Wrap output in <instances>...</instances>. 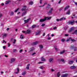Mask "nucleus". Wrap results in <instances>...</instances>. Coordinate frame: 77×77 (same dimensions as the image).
Instances as JSON below:
<instances>
[{"mask_svg":"<svg viewBox=\"0 0 77 77\" xmlns=\"http://www.w3.org/2000/svg\"><path fill=\"white\" fill-rule=\"evenodd\" d=\"M62 9H63V8H61L59 10V11H61V10H62Z\"/></svg>","mask_w":77,"mask_h":77,"instance_id":"59","label":"nucleus"},{"mask_svg":"<svg viewBox=\"0 0 77 77\" xmlns=\"http://www.w3.org/2000/svg\"><path fill=\"white\" fill-rule=\"evenodd\" d=\"M23 49H21L19 51L20 53H22V51H23Z\"/></svg>","mask_w":77,"mask_h":77,"instance_id":"44","label":"nucleus"},{"mask_svg":"<svg viewBox=\"0 0 77 77\" xmlns=\"http://www.w3.org/2000/svg\"><path fill=\"white\" fill-rule=\"evenodd\" d=\"M74 34L77 35V29L75 30L74 32L72 33V35H74Z\"/></svg>","mask_w":77,"mask_h":77,"instance_id":"14","label":"nucleus"},{"mask_svg":"<svg viewBox=\"0 0 77 77\" xmlns=\"http://www.w3.org/2000/svg\"><path fill=\"white\" fill-rule=\"evenodd\" d=\"M18 72H15V74H18Z\"/></svg>","mask_w":77,"mask_h":77,"instance_id":"64","label":"nucleus"},{"mask_svg":"<svg viewBox=\"0 0 77 77\" xmlns=\"http://www.w3.org/2000/svg\"><path fill=\"white\" fill-rule=\"evenodd\" d=\"M77 48H75L74 49V51H77Z\"/></svg>","mask_w":77,"mask_h":77,"instance_id":"49","label":"nucleus"},{"mask_svg":"<svg viewBox=\"0 0 77 77\" xmlns=\"http://www.w3.org/2000/svg\"><path fill=\"white\" fill-rule=\"evenodd\" d=\"M41 60L43 62H44V61H45V59L43 57H42L41 58Z\"/></svg>","mask_w":77,"mask_h":77,"instance_id":"19","label":"nucleus"},{"mask_svg":"<svg viewBox=\"0 0 77 77\" xmlns=\"http://www.w3.org/2000/svg\"><path fill=\"white\" fill-rule=\"evenodd\" d=\"M40 32L41 31H39L38 32H36L35 35H39V33H40Z\"/></svg>","mask_w":77,"mask_h":77,"instance_id":"22","label":"nucleus"},{"mask_svg":"<svg viewBox=\"0 0 77 77\" xmlns=\"http://www.w3.org/2000/svg\"><path fill=\"white\" fill-rule=\"evenodd\" d=\"M48 40H50L51 39V38L50 37H48Z\"/></svg>","mask_w":77,"mask_h":77,"instance_id":"55","label":"nucleus"},{"mask_svg":"<svg viewBox=\"0 0 77 77\" xmlns=\"http://www.w3.org/2000/svg\"><path fill=\"white\" fill-rule=\"evenodd\" d=\"M42 72V73H44V72H45V71L44 70H43Z\"/></svg>","mask_w":77,"mask_h":77,"instance_id":"63","label":"nucleus"},{"mask_svg":"<svg viewBox=\"0 0 77 77\" xmlns=\"http://www.w3.org/2000/svg\"><path fill=\"white\" fill-rule=\"evenodd\" d=\"M42 0H40V3L41 4V3H42Z\"/></svg>","mask_w":77,"mask_h":77,"instance_id":"47","label":"nucleus"},{"mask_svg":"<svg viewBox=\"0 0 77 77\" xmlns=\"http://www.w3.org/2000/svg\"><path fill=\"white\" fill-rule=\"evenodd\" d=\"M17 72H19L20 71L19 70V68H17Z\"/></svg>","mask_w":77,"mask_h":77,"instance_id":"56","label":"nucleus"},{"mask_svg":"<svg viewBox=\"0 0 77 77\" xmlns=\"http://www.w3.org/2000/svg\"><path fill=\"white\" fill-rule=\"evenodd\" d=\"M73 63V61H71L69 62V64H72Z\"/></svg>","mask_w":77,"mask_h":77,"instance_id":"35","label":"nucleus"},{"mask_svg":"<svg viewBox=\"0 0 77 77\" xmlns=\"http://www.w3.org/2000/svg\"><path fill=\"white\" fill-rule=\"evenodd\" d=\"M7 36V34H5L4 35V36Z\"/></svg>","mask_w":77,"mask_h":77,"instance_id":"54","label":"nucleus"},{"mask_svg":"<svg viewBox=\"0 0 77 77\" xmlns=\"http://www.w3.org/2000/svg\"><path fill=\"white\" fill-rule=\"evenodd\" d=\"M61 2H62V0H60L59 2H58V4H60V3H61Z\"/></svg>","mask_w":77,"mask_h":77,"instance_id":"48","label":"nucleus"},{"mask_svg":"<svg viewBox=\"0 0 77 77\" xmlns=\"http://www.w3.org/2000/svg\"><path fill=\"white\" fill-rule=\"evenodd\" d=\"M61 62H62L63 63H65V60H64L63 59H61Z\"/></svg>","mask_w":77,"mask_h":77,"instance_id":"38","label":"nucleus"},{"mask_svg":"<svg viewBox=\"0 0 77 77\" xmlns=\"http://www.w3.org/2000/svg\"><path fill=\"white\" fill-rule=\"evenodd\" d=\"M38 63V64H40L41 63H44V62H39Z\"/></svg>","mask_w":77,"mask_h":77,"instance_id":"43","label":"nucleus"},{"mask_svg":"<svg viewBox=\"0 0 77 77\" xmlns=\"http://www.w3.org/2000/svg\"><path fill=\"white\" fill-rule=\"evenodd\" d=\"M76 67L75 66H72L70 67V68L71 69H74V68H75Z\"/></svg>","mask_w":77,"mask_h":77,"instance_id":"24","label":"nucleus"},{"mask_svg":"<svg viewBox=\"0 0 77 77\" xmlns=\"http://www.w3.org/2000/svg\"><path fill=\"white\" fill-rule=\"evenodd\" d=\"M16 42V40L15 39H14V40L13 43L14 44H15V42Z\"/></svg>","mask_w":77,"mask_h":77,"instance_id":"41","label":"nucleus"},{"mask_svg":"<svg viewBox=\"0 0 77 77\" xmlns=\"http://www.w3.org/2000/svg\"><path fill=\"white\" fill-rule=\"evenodd\" d=\"M26 74V72L24 71L22 72V74L23 75H25Z\"/></svg>","mask_w":77,"mask_h":77,"instance_id":"21","label":"nucleus"},{"mask_svg":"<svg viewBox=\"0 0 77 77\" xmlns=\"http://www.w3.org/2000/svg\"><path fill=\"white\" fill-rule=\"evenodd\" d=\"M68 74H63L62 76L61 77H66L68 76Z\"/></svg>","mask_w":77,"mask_h":77,"instance_id":"10","label":"nucleus"},{"mask_svg":"<svg viewBox=\"0 0 77 77\" xmlns=\"http://www.w3.org/2000/svg\"><path fill=\"white\" fill-rule=\"evenodd\" d=\"M8 47H10V46H11V44L9 43H8Z\"/></svg>","mask_w":77,"mask_h":77,"instance_id":"46","label":"nucleus"},{"mask_svg":"<svg viewBox=\"0 0 77 77\" xmlns=\"http://www.w3.org/2000/svg\"><path fill=\"white\" fill-rule=\"evenodd\" d=\"M31 33V30L30 29H28L27 30V32L25 33V34H30Z\"/></svg>","mask_w":77,"mask_h":77,"instance_id":"5","label":"nucleus"},{"mask_svg":"<svg viewBox=\"0 0 77 77\" xmlns=\"http://www.w3.org/2000/svg\"><path fill=\"white\" fill-rule=\"evenodd\" d=\"M45 18H46V20H50V19H51V17H45Z\"/></svg>","mask_w":77,"mask_h":77,"instance_id":"15","label":"nucleus"},{"mask_svg":"<svg viewBox=\"0 0 77 77\" xmlns=\"http://www.w3.org/2000/svg\"><path fill=\"white\" fill-rule=\"evenodd\" d=\"M45 67H44V66H40L39 68H40V69H44V68H45Z\"/></svg>","mask_w":77,"mask_h":77,"instance_id":"31","label":"nucleus"},{"mask_svg":"<svg viewBox=\"0 0 77 77\" xmlns=\"http://www.w3.org/2000/svg\"><path fill=\"white\" fill-rule=\"evenodd\" d=\"M34 50H35V48L34 47L31 48L29 49V52H32V51H34Z\"/></svg>","mask_w":77,"mask_h":77,"instance_id":"7","label":"nucleus"},{"mask_svg":"<svg viewBox=\"0 0 77 77\" xmlns=\"http://www.w3.org/2000/svg\"><path fill=\"white\" fill-rule=\"evenodd\" d=\"M71 40L72 42H75V40L74 39H71V38H69L67 39L66 40V42H68V41H69Z\"/></svg>","mask_w":77,"mask_h":77,"instance_id":"3","label":"nucleus"},{"mask_svg":"<svg viewBox=\"0 0 77 77\" xmlns=\"http://www.w3.org/2000/svg\"><path fill=\"white\" fill-rule=\"evenodd\" d=\"M19 9V8H17V9L15 11V12H17L18 11V10Z\"/></svg>","mask_w":77,"mask_h":77,"instance_id":"42","label":"nucleus"},{"mask_svg":"<svg viewBox=\"0 0 77 77\" xmlns=\"http://www.w3.org/2000/svg\"><path fill=\"white\" fill-rule=\"evenodd\" d=\"M74 29V27H72L69 30V32H71V31H72Z\"/></svg>","mask_w":77,"mask_h":77,"instance_id":"23","label":"nucleus"},{"mask_svg":"<svg viewBox=\"0 0 77 77\" xmlns=\"http://www.w3.org/2000/svg\"><path fill=\"white\" fill-rule=\"evenodd\" d=\"M65 50H63L62 51L60 52V54H63L64 53H65Z\"/></svg>","mask_w":77,"mask_h":77,"instance_id":"33","label":"nucleus"},{"mask_svg":"<svg viewBox=\"0 0 77 77\" xmlns=\"http://www.w3.org/2000/svg\"><path fill=\"white\" fill-rule=\"evenodd\" d=\"M70 14V10H68V11L66 12V15H69Z\"/></svg>","mask_w":77,"mask_h":77,"instance_id":"11","label":"nucleus"},{"mask_svg":"<svg viewBox=\"0 0 77 77\" xmlns=\"http://www.w3.org/2000/svg\"><path fill=\"white\" fill-rule=\"evenodd\" d=\"M17 51V49H14L13 50V52H15V51Z\"/></svg>","mask_w":77,"mask_h":77,"instance_id":"51","label":"nucleus"},{"mask_svg":"<svg viewBox=\"0 0 77 77\" xmlns=\"http://www.w3.org/2000/svg\"><path fill=\"white\" fill-rule=\"evenodd\" d=\"M5 57H8V56H7V55H5Z\"/></svg>","mask_w":77,"mask_h":77,"instance_id":"57","label":"nucleus"},{"mask_svg":"<svg viewBox=\"0 0 77 77\" xmlns=\"http://www.w3.org/2000/svg\"><path fill=\"white\" fill-rule=\"evenodd\" d=\"M30 20V18H29V19H28L26 20H24V22L25 23H28V22H29V20Z\"/></svg>","mask_w":77,"mask_h":77,"instance_id":"13","label":"nucleus"},{"mask_svg":"<svg viewBox=\"0 0 77 77\" xmlns=\"http://www.w3.org/2000/svg\"><path fill=\"white\" fill-rule=\"evenodd\" d=\"M15 58H12L11 59V61H10V63H13V62H15Z\"/></svg>","mask_w":77,"mask_h":77,"instance_id":"6","label":"nucleus"},{"mask_svg":"<svg viewBox=\"0 0 77 77\" xmlns=\"http://www.w3.org/2000/svg\"><path fill=\"white\" fill-rule=\"evenodd\" d=\"M60 74V72H58L57 74V77H59Z\"/></svg>","mask_w":77,"mask_h":77,"instance_id":"27","label":"nucleus"},{"mask_svg":"<svg viewBox=\"0 0 77 77\" xmlns=\"http://www.w3.org/2000/svg\"><path fill=\"white\" fill-rule=\"evenodd\" d=\"M51 71L53 72L54 71V69H51Z\"/></svg>","mask_w":77,"mask_h":77,"instance_id":"61","label":"nucleus"},{"mask_svg":"<svg viewBox=\"0 0 77 77\" xmlns=\"http://www.w3.org/2000/svg\"><path fill=\"white\" fill-rule=\"evenodd\" d=\"M20 38H21V39H24V36L23 35H21Z\"/></svg>","mask_w":77,"mask_h":77,"instance_id":"28","label":"nucleus"},{"mask_svg":"<svg viewBox=\"0 0 77 77\" xmlns=\"http://www.w3.org/2000/svg\"><path fill=\"white\" fill-rule=\"evenodd\" d=\"M3 49H5L6 48V46H3Z\"/></svg>","mask_w":77,"mask_h":77,"instance_id":"50","label":"nucleus"},{"mask_svg":"<svg viewBox=\"0 0 77 77\" xmlns=\"http://www.w3.org/2000/svg\"><path fill=\"white\" fill-rule=\"evenodd\" d=\"M53 8H51L50 10L48 12V15L51 14L52 13V11H53Z\"/></svg>","mask_w":77,"mask_h":77,"instance_id":"4","label":"nucleus"},{"mask_svg":"<svg viewBox=\"0 0 77 77\" xmlns=\"http://www.w3.org/2000/svg\"><path fill=\"white\" fill-rule=\"evenodd\" d=\"M57 29V27H56V26L54 27L53 28V29H54V30H55V29Z\"/></svg>","mask_w":77,"mask_h":77,"instance_id":"53","label":"nucleus"},{"mask_svg":"<svg viewBox=\"0 0 77 77\" xmlns=\"http://www.w3.org/2000/svg\"><path fill=\"white\" fill-rule=\"evenodd\" d=\"M36 25H33L32 26V29H33L35 27H36Z\"/></svg>","mask_w":77,"mask_h":77,"instance_id":"29","label":"nucleus"},{"mask_svg":"<svg viewBox=\"0 0 77 77\" xmlns=\"http://www.w3.org/2000/svg\"><path fill=\"white\" fill-rule=\"evenodd\" d=\"M53 60H54L53 58H50L49 60V61L50 62H52Z\"/></svg>","mask_w":77,"mask_h":77,"instance_id":"16","label":"nucleus"},{"mask_svg":"<svg viewBox=\"0 0 77 77\" xmlns=\"http://www.w3.org/2000/svg\"><path fill=\"white\" fill-rule=\"evenodd\" d=\"M29 66H30V64H28L27 67H26V68L27 69H29Z\"/></svg>","mask_w":77,"mask_h":77,"instance_id":"30","label":"nucleus"},{"mask_svg":"<svg viewBox=\"0 0 77 77\" xmlns=\"http://www.w3.org/2000/svg\"><path fill=\"white\" fill-rule=\"evenodd\" d=\"M38 42H39L36 41L32 43V44L33 45H36V44H37L38 43Z\"/></svg>","mask_w":77,"mask_h":77,"instance_id":"12","label":"nucleus"},{"mask_svg":"<svg viewBox=\"0 0 77 77\" xmlns=\"http://www.w3.org/2000/svg\"><path fill=\"white\" fill-rule=\"evenodd\" d=\"M54 48L56 51H57V50H58V48H57V46H55L54 47Z\"/></svg>","mask_w":77,"mask_h":77,"instance_id":"34","label":"nucleus"},{"mask_svg":"<svg viewBox=\"0 0 77 77\" xmlns=\"http://www.w3.org/2000/svg\"><path fill=\"white\" fill-rule=\"evenodd\" d=\"M39 47H40V48L41 49L42 48H43V46H42V45H39Z\"/></svg>","mask_w":77,"mask_h":77,"instance_id":"36","label":"nucleus"},{"mask_svg":"<svg viewBox=\"0 0 77 77\" xmlns=\"http://www.w3.org/2000/svg\"><path fill=\"white\" fill-rule=\"evenodd\" d=\"M74 48V46L73 45H71L70 47V48L71 49H72V48Z\"/></svg>","mask_w":77,"mask_h":77,"instance_id":"18","label":"nucleus"},{"mask_svg":"<svg viewBox=\"0 0 77 77\" xmlns=\"http://www.w3.org/2000/svg\"><path fill=\"white\" fill-rule=\"evenodd\" d=\"M45 32L43 33V36H45Z\"/></svg>","mask_w":77,"mask_h":77,"instance_id":"60","label":"nucleus"},{"mask_svg":"<svg viewBox=\"0 0 77 77\" xmlns=\"http://www.w3.org/2000/svg\"><path fill=\"white\" fill-rule=\"evenodd\" d=\"M65 36H68V34H65Z\"/></svg>","mask_w":77,"mask_h":77,"instance_id":"62","label":"nucleus"},{"mask_svg":"<svg viewBox=\"0 0 77 77\" xmlns=\"http://www.w3.org/2000/svg\"><path fill=\"white\" fill-rule=\"evenodd\" d=\"M11 2V1H10V0L7 1H6V2H5V4L6 5L9 4V2Z\"/></svg>","mask_w":77,"mask_h":77,"instance_id":"25","label":"nucleus"},{"mask_svg":"<svg viewBox=\"0 0 77 77\" xmlns=\"http://www.w3.org/2000/svg\"><path fill=\"white\" fill-rule=\"evenodd\" d=\"M74 22V20H70L68 22V24H71V25H73Z\"/></svg>","mask_w":77,"mask_h":77,"instance_id":"2","label":"nucleus"},{"mask_svg":"<svg viewBox=\"0 0 77 77\" xmlns=\"http://www.w3.org/2000/svg\"><path fill=\"white\" fill-rule=\"evenodd\" d=\"M14 12H11V15H14Z\"/></svg>","mask_w":77,"mask_h":77,"instance_id":"39","label":"nucleus"},{"mask_svg":"<svg viewBox=\"0 0 77 77\" xmlns=\"http://www.w3.org/2000/svg\"><path fill=\"white\" fill-rule=\"evenodd\" d=\"M50 4H48V6L46 7L47 9H49V8H50Z\"/></svg>","mask_w":77,"mask_h":77,"instance_id":"17","label":"nucleus"},{"mask_svg":"<svg viewBox=\"0 0 77 77\" xmlns=\"http://www.w3.org/2000/svg\"><path fill=\"white\" fill-rule=\"evenodd\" d=\"M45 26V24H43L42 25V27H44V26Z\"/></svg>","mask_w":77,"mask_h":77,"instance_id":"52","label":"nucleus"},{"mask_svg":"<svg viewBox=\"0 0 77 77\" xmlns=\"http://www.w3.org/2000/svg\"><path fill=\"white\" fill-rule=\"evenodd\" d=\"M64 30H66V29H67V27L66 26H65L64 27Z\"/></svg>","mask_w":77,"mask_h":77,"instance_id":"45","label":"nucleus"},{"mask_svg":"<svg viewBox=\"0 0 77 77\" xmlns=\"http://www.w3.org/2000/svg\"><path fill=\"white\" fill-rule=\"evenodd\" d=\"M46 4H47V3H45L43 5L40 6H39V7L40 8L42 7L45 5H46Z\"/></svg>","mask_w":77,"mask_h":77,"instance_id":"32","label":"nucleus"},{"mask_svg":"<svg viewBox=\"0 0 77 77\" xmlns=\"http://www.w3.org/2000/svg\"><path fill=\"white\" fill-rule=\"evenodd\" d=\"M3 16V15H2V14H0V17H2Z\"/></svg>","mask_w":77,"mask_h":77,"instance_id":"58","label":"nucleus"},{"mask_svg":"<svg viewBox=\"0 0 77 77\" xmlns=\"http://www.w3.org/2000/svg\"><path fill=\"white\" fill-rule=\"evenodd\" d=\"M46 20V18H45L43 19H40L39 20V21L40 22H44V21H45Z\"/></svg>","mask_w":77,"mask_h":77,"instance_id":"8","label":"nucleus"},{"mask_svg":"<svg viewBox=\"0 0 77 77\" xmlns=\"http://www.w3.org/2000/svg\"><path fill=\"white\" fill-rule=\"evenodd\" d=\"M61 18H62V20H66V18H64V17H62Z\"/></svg>","mask_w":77,"mask_h":77,"instance_id":"40","label":"nucleus"},{"mask_svg":"<svg viewBox=\"0 0 77 77\" xmlns=\"http://www.w3.org/2000/svg\"><path fill=\"white\" fill-rule=\"evenodd\" d=\"M56 21H62V18H60L59 19H56Z\"/></svg>","mask_w":77,"mask_h":77,"instance_id":"26","label":"nucleus"},{"mask_svg":"<svg viewBox=\"0 0 77 77\" xmlns=\"http://www.w3.org/2000/svg\"><path fill=\"white\" fill-rule=\"evenodd\" d=\"M69 8V6L68 5V6L65 7L64 8V11H65L67 10V9H68Z\"/></svg>","mask_w":77,"mask_h":77,"instance_id":"9","label":"nucleus"},{"mask_svg":"<svg viewBox=\"0 0 77 77\" xmlns=\"http://www.w3.org/2000/svg\"><path fill=\"white\" fill-rule=\"evenodd\" d=\"M65 39L64 38H63L62 39H61V41H62V42H65Z\"/></svg>","mask_w":77,"mask_h":77,"instance_id":"37","label":"nucleus"},{"mask_svg":"<svg viewBox=\"0 0 77 77\" xmlns=\"http://www.w3.org/2000/svg\"><path fill=\"white\" fill-rule=\"evenodd\" d=\"M29 5H33V2H30L29 3Z\"/></svg>","mask_w":77,"mask_h":77,"instance_id":"20","label":"nucleus"},{"mask_svg":"<svg viewBox=\"0 0 77 77\" xmlns=\"http://www.w3.org/2000/svg\"><path fill=\"white\" fill-rule=\"evenodd\" d=\"M23 8L21 9V11H24L23 13L22 14V16H24L26 14H27V10L26 9V8H27V7H26V6L24 5L23 6Z\"/></svg>","mask_w":77,"mask_h":77,"instance_id":"1","label":"nucleus"}]
</instances>
